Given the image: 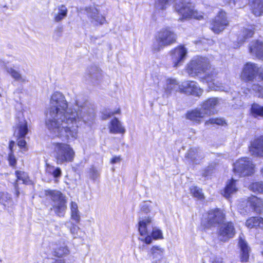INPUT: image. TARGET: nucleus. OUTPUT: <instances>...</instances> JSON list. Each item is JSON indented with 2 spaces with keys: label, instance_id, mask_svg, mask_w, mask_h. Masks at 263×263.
Returning a JSON list of instances; mask_svg holds the SVG:
<instances>
[{
  "label": "nucleus",
  "instance_id": "f257e3e1",
  "mask_svg": "<svg viewBox=\"0 0 263 263\" xmlns=\"http://www.w3.org/2000/svg\"><path fill=\"white\" fill-rule=\"evenodd\" d=\"M92 118L86 102L77 100L73 108L68 107L65 96L56 91L50 98L45 124L53 136L63 140H74L78 136L80 122H86Z\"/></svg>",
  "mask_w": 263,
  "mask_h": 263
},
{
  "label": "nucleus",
  "instance_id": "f03ea898",
  "mask_svg": "<svg viewBox=\"0 0 263 263\" xmlns=\"http://www.w3.org/2000/svg\"><path fill=\"white\" fill-rule=\"evenodd\" d=\"M186 70L192 77L199 76L211 90L225 91L224 86L216 81L217 73L214 68H212L208 58L194 57L187 64Z\"/></svg>",
  "mask_w": 263,
  "mask_h": 263
},
{
  "label": "nucleus",
  "instance_id": "7ed1b4c3",
  "mask_svg": "<svg viewBox=\"0 0 263 263\" xmlns=\"http://www.w3.org/2000/svg\"><path fill=\"white\" fill-rule=\"evenodd\" d=\"M175 2V8L179 14L182 16L181 20L194 18L201 20L203 18L201 12L194 11L191 4L183 0H157L155 8L157 10H164Z\"/></svg>",
  "mask_w": 263,
  "mask_h": 263
},
{
  "label": "nucleus",
  "instance_id": "20e7f679",
  "mask_svg": "<svg viewBox=\"0 0 263 263\" xmlns=\"http://www.w3.org/2000/svg\"><path fill=\"white\" fill-rule=\"evenodd\" d=\"M138 229L140 236L139 239L147 245L151 244L153 239H163L162 231L158 227H153V219L150 217L140 218Z\"/></svg>",
  "mask_w": 263,
  "mask_h": 263
},
{
  "label": "nucleus",
  "instance_id": "39448f33",
  "mask_svg": "<svg viewBox=\"0 0 263 263\" xmlns=\"http://www.w3.org/2000/svg\"><path fill=\"white\" fill-rule=\"evenodd\" d=\"M53 155L57 164H62L72 162L75 152L70 145L57 142L53 144Z\"/></svg>",
  "mask_w": 263,
  "mask_h": 263
},
{
  "label": "nucleus",
  "instance_id": "423d86ee",
  "mask_svg": "<svg viewBox=\"0 0 263 263\" xmlns=\"http://www.w3.org/2000/svg\"><path fill=\"white\" fill-rule=\"evenodd\" d=\"M46 194L50 196L55 213L59 216H64L66 206V201L62 194L58 191L48 190L46 191Z\"/></svg>",
  "mask_w": 263,
  "mask_h": 263
},
{
  "label": "nucleus",
  "instance_id": "0eeeda50",
  "mask_svg": "<svg viewBox=\"0 0 263 263\" xmlns=\"http://www.w3.org/2000/svg\"><path fill=\"white\" fill-rule=\"evenodd\" d=\"M225 219V214L220 209H214L210 210L205 217V227H217L222 224ZM204 221H203V223Z\"/></svg>",
  "mask_w": 263,
  "mask_h": 263
},
{
  "label": "nucleus",
  "instance_id": "6e6552de",
  "mask_svg": "<svg viewBox=\"0 0 263 263\" xmlns=\"http://www.w3.org/2000/svg\"><path fill=\"white\" fill-rule=\"evenodd\" d=\"M176 38V35L169 28L162 29L157 36L156 42L158 47L155 48L156 50H158L160 47L172 44L175 42Z\"/></svg>",
  "mask_w": 263,
  "mask_h": 263
},
{
  "label": "nucleus",
  "instance_id": "1a4fd4ad",
  "mask_svg": "<svg viewBox=\"0 0 263 263\" xmlns=\"http://www.w3.org/2000/svg\"><path fill=\"white\" fill-rule=\"evenodd\" d=\"M229 25L226 13L224 11H220L211 24V30L216 33L222 31Z\"/></svg>",
  "mask_w": 263,
  "mask_h": 263
},
{
  "label": "nucleus",
  "instance_id": "9d476101",
  "mask_svg": "<svg viewBox=\"0 0 263 263\" xmlns=\"http://www.w3.org/2000/svg\"><path fill=\"white\" fill-rule=\"evenodd\" d=\"M182 84L180 85L176 79H167L163 86L162 97L163 98H168L177 91L182 92Z\"/></svg>",
  "mask_w": 263,
  "mask_h": 263
},
{
  "label": "nucleus",
  "instance_id": "9b49d317",
  "mask_svg": "<svg viewBox=\"0 0 263 263\" xmlns=\"http://www.w3.org/2000/svg\"><path fill=\"white\" fill-rule=\"evenodd\" d=\"M220 225L218 233L221 240L226 241L234 237L235 231L232 222H223Z\"/></svg>",
  "mask_w": 263,
  "mask_h": 263
},
{
  "label": "nucleus",
  "instance_id": "f8f14e48",
  "mask_svg": "<svg viewBox=\"0 0 263 263\" xmlns=\"http://www.w3.org/2000/svg\"><path fill=\"white\" fill-rule=\"evenodd\" d=\"M187 54L186 49L182 46L176 47L172 51V60L174 67H177L183 63Z\"/></svg>",
  "mask_w": 263,
  "mask_h": 263
},
{
  "label": "nucleus",
  "instance_id": "ddd939ff",
  "mask_svg": "<svg viewBox=\"0 0 263 263\" xmlns=\"http://www.w3.org/2000/svg\"><path fill=\"white\" fill-rule=\"evenodd\" d=\"M28 133V126L25 120H23L19 123L17 128L15 130L14 135L18 137L17 144L21 148L25 146L26 142L23 138Z\"/></svg>",
  "mask_w": 263,
  "mask_h": 263
},
{
  "label": "nucleus",
  "instance_id": "4468645a",
  "mask_svg": "<svg viewBox=\"0 0 263 263\" xmlns=\"http://www.w3.org/2000/svg\"><path fill=\"white\" fill-rule=\"evenodd\" d=\"M85 11L88 17L91 19V22L96 24H103L105 21V18L99 14L98 10L94 6L86 7Z\"/></svg>",
  "mask_w": 263,
  "mask_h": 263
},
{
  "label": "nucleus",
  "instance_id": "2eb2a0df",
  "mask_svg": "<svg viewBox=\"0 0 263 263\" xmlns=\"http://www.w3.org/2000/svg\"><path fill=\"white\" fill-rule=\"evenodd\" d=\"M182 92L200 96L202 93V90L194 81H187L182 83Z\"/></svg>",
  "mask_w": 263,
  "mask_h": 263
},
{
  "label": "nucleus",
  "instance_id": "dca6fc26",
  "mask_svg": "<svg viewBox=\"0 0 263 263\" xmlns=\"http://www.w3.org/2000/svg\"><path fill=\"white\" fill-rule=\"evenodd\" d=\"M205 116L206 115L201 108H197L189 110L186 114V118L195 123L200 124Z\"/></svg>",
  "mask_w": 263,
  "mask_h": 263
},
{
  "label": "nucleus",
  "instance_id": "f3484780",
  "mask_svg": "<svg viewBox=\"0 0 263 263\" xmlns=\"http://www.w3.org/2000/svg\"><path fill=\"white\" fill-rule=\"evenodd\" d=\"M249 151L253 155L263 157V136L251 143Z\"/></svg>",
  "mask_w": 263,
  "mask_h": 263
},
{
  "label": "nucleus",
  "instance_id": "a211bd4d",
  "mask_svg": "<svg viewBox=\"0 0 263 263\" xmlns=\"http://www.w3.org/2000/svg\"><path fill=\"white\" fill-rule=\"evenodd\" d=\"M218 103V98H210L202 103L201 108L206 115H210L215 112V108Z\"/></svg>",
  "mask_w": 263,
  "mask_h": 263
},
{
  "label": "nucleus",
  "instance_id": "6ab92c4d",
  "mask_svg": "<svg viewBox=\"0 0 263 263\" xmlns=\"http://www.w3.org/2000/svg\"><path fill=\"white\" fill-rule=\"evenodd\" d=\"M250 52L256 58L263 60V43L261 41L252 42L249 47Z\"/></svg>",
  "mask_w": 263,
  "mask_h": 263
},
{
  "label": "nucleus",
  "instance_id": "aec40b11",
  "mask_svg": "<svg viewBox=\"0 0 263 263\" xmlns=\"http://www.w3.org/2000/svg\"><path fill=\"white\" fill-rule=\"evenodd\" d=\"M247 168V159L246 158H242L238 160L234 164L233 170L235 175L239 177L245 176Z\"/></svg>",
  "mask_w": 263,
  "mask_h": 263
},
{
  "label": "nucleus",
  "instance_id": "412c9836",
  "mask_svg": "<svg viewBox=\"0 0 263 263\" xmlns=\"http://www.w3.org/2000/svg\"><path fill=\"white\" fill-rule=\"evenodd\" d=\"M108 126L109 132L111 134H123L125 132L121 122L117 118H113L110 121Z\"/></svg>",
  "mask_w": 263,
  "mask_h": 263
},
{
  "label": "nucleus",
  "instance_id": "4be33fe9",
  "mask_svg": "<svg viewBox=\"0 0 263 263\" xmlns=\"http://www.w3.org/2000/svg\"><path fill=\"white\" fill-rule=\"evenodd\" d=\"M257 74L263 80V70L259 68L255 64L248 62V81L252 79Z\"/></svg>",
  "mask_w": 263,
  "mask_h": 263
},
{
  "label": "nucleus",
  "instance_id": "5701e85b",
  "mask_svg": "<svg viewBox=\"0 0 263 263\" xmlns=\"http://www.w3.org/2000/svg\"><path fill=\"white\" fill-rule=\"evenodd\" d=\"M249 5L255 16H260L263 13V0H249Z\"/></svg>",
  "mask_w": 263,
  "mask_h": 263
},
{
  "label": "nucleus",
  "instance_id": "b1692460",
  "mask_svg": "<svg viewBox=\"0 0 263 263\" xmlns=\"http://www.w3.org/2000/svg\"><path fill=\"white\" fill-rule=\"evenodd\" d=\"M248 202H250V205L255 212L260 213L263 212V200L256 196H252L248 198Z\"/></svg>",
  "mask_w": 263,
  "mask_h": 263
},
{
  "label": "nucleus",
  "instance_id": "393cba45",
  "mask_svg": "<svg viewBox=\"0 0 263 263\" xmlns=\"http://www.w3.org/2000/svg\"><path fill=\"white\" fill-rule=\"evenodd\" d=\"M185 157L193 162H197L203 157V154L199 148L194 147L190 148L186 154Z\"/></svg>",
  "mask_w": 263,
  "mask_h": 263
},
{
  "label": "nucleus",
  "instance_id": "a878e982",
  "mask_svg": "<svg viewBox=\"0 0 263 263\" xmlns=\"http://www.w3.org/2000/svg\"><path fill=\"white\" fill-rule=\"evenodd\" d=\"M238 247L240 250V260L242 262H247V242L243 234L239 235Z\"/></svg>",
  "mask_w": 263,
  "mask_h": 263
},
{
  "label": "nucleus",
  "instance_id": "bb28decb",
  "mask_svg": "<svg viewBox=\"0 0 263 263\" xmlns=\"http://www.w3.org/2000/svg\"><path fill=\"white\" fill-rule=\"evenodd\" d=\"M67 13L68 10L65 6L61 5L58 6L53 13L54 21L56 22L61 21L67 16Z\"/></svg>",
  "mask_w": 263,
  "mask_h": 263
},
{
  "label": "nucleus",
  "instance_id": "cd10ccee",
  "mask_svg": "<svg viewBox=\"0 0 263 263\" xmlns=\"http://www.w3.org/2000/svg\"><path fill=\"white\" fill-rule=\"evenodd\" d=\"M17 178L16 182L14 184V187L17 192H18V183L19 181H22V183L25 184H30L31 181L29 179L27 174L24 172L17 171L15 172Z\"/></svg>",
  "mask_w": 263,
  "mask_h": 263
},
{
  "label": "nucleus",
  "instance_id": "c85d7f7f",
  "mask_svg": "<svg viewBox=\"0 0 263 263\" xmlns=\"http://www.w3.org/2000/svg\"><path fill=\"white\" fill-rule=\"evenodd\" d=\"M237 191L235 180L232 179L229 181L224 188L223 195L227 198L230 197L231 195Z\"/></svg>",
  "mask_w": 263,
  "mask_h": 263
},
{
  "label": "nucleus",
  "instance_id": "c756f323",
  "mask_svg": "<svg viewBox=\"0 0 263 263\" xmlns=\"http://www.w3.org/2000/svg\"><path fill=\"white\" fill-rule=\"evenodd\" d=\"M165 250L159 246H153L149 251V255L156 259H161L164 254Z\"/></svg>",
  "mask_w": 263,
  "mask_h": 263
},
{
  "label": "nucleus",
  "instance_id": "7c9ffc66",
  "mask_svg": "<svg viewBox=\"0 0 263 263\" xmlns=\"http://www.w3.org/2000/svg\"><path fill=\"white\" fill-rule=\"evenodd\" d=\"M46 172L55 179L60 177L62 175V171L60 167L49 164L46 165Z\"/></svg>",
  "mask_w": 263,
  "mask_h": 263
},
{
  "label": "nucleus",
  "instance_id": "2f4dec72",
  "mask_svg": "<svg viewBox=\"0 0 263 263\" xmlns=\"http://www.w3.org/2000/svg\"><path fill=\"white\" fill-rule=\"evenodd\" d=\"M259 227L263 229V218L258 217H253L248 219V228Z\"/></svg>",
  "mask_w": 263,
  "mask_h": 263
},
{
  "label": "nucleus",
  "instance_id": "473e14b6",
  "mask_svg": "<svg viewBox=\"0 0 263 263\" xmlns=\"http://www.w3.org/2000/svg\"><path fill=\"white\" fill-rule=\"evenodd\" d=\"M71 218L78 223L80 221V212L78 210L77 204L74 202H71L70 204Z\"/></svg>",
  "mask_w": 263,
  "mask_h": 263
},
{
  "label": "nucleus",
  "instance_id": "72a5a7b5",
  "mask_svg": "<svg viewBox=\"0 0 263 263\" xmlns=\"http://www.w3.org/2000/svg\"><path fill=\"white\" fill-rule=\"evenodd\" d=\"M251 114L254 117L258 116L263 117V107L256 103L253 104L251 109Z\"/></svg>",
  "mask_w": 263,
  "mask_h": 263
},
{
  "label": "nucleus",
  "instance_id": "f704fd0d",
  "mask_svg": "<svg viewBox=\"0 0 263 263\" xmlns=\"http://www.w3.org/2000/svg\"><path fill=\"white\" fill-rule=\"evenodd\" d=\"M0 202L5 206L11 205L12 204V200L10 195L7 193H1Z\"/></svg>",
  "mask_w": 263,
  "mask_h": 263
},
{
  "label": "nucleus",
  "instance_id": "c9c22d12",
  "mask_svg": "<svg viewBox=\"0 0 263 263\" xmlns=\"http://www.w3.org/2000/svg\"><path fill=\"white\" fill-rule=\"evenodd\" d=\"M7 71L9 73L11 77L16 81H19L22 82H26V79L21 76V74L12 68H7Z\"/></svg>",
  "mask_w": 263,
  "mask_h": 263
},
{
  "label": "nucleus",
  "instance_id": "e433bc0d",
  "mask_svg": "<svg viewBox=\"0 0 263 263\" xmlns=\"http://www.w3.org/2000/svg\"><path fill=\"white\" fill-rule=\"evenodd\" d=\"M120 113L121 110L120 108L116 109L114 111H111L110 109H106L102 113V118L103 120H106L115 115L120 114Z\"/></svg>",
  "mask_w": 263,
  "mask_h": 263
},
{
  "label": "nucleus",
  "instance_id": "4c0bfd02",
  "mask_svg": "<svg viewBox=\"0 0 263 263\" xmlns=\"http://www.w3.org/2000/svg\"><path fill=\"white\" fill-rule=\"evenodd\" d=\"M190 191L192 195L195 198L198 199H204V195L202 192L201 189L197 186H192L190 188Z\"/></svg>",
  "mask_w": 263,
  "mask_h": 263
},
{
  "label": "nucleus",
  "instance_id": "58836bf2",
  "mask_svg": "<svg viewBox=\"0 0 263 263\" xmlns=\"http://www.w3.org/2000/svg\"><path fill=\"white\" fill-rule=\"evenodd\" d=\"M249 189L254 192L263 193V182L253 183L249 186Z\"/></svg>",
  "mask_w": 263,
  "mask_h": 263
},
{
  "label": "nucleus",
  "instance_id": "ea45409f",
  "mask_svg": "<svg viewBox=\"0 0 263 263\" xmlns=\"http://www.w3.org/2000/svg\"><path fill=\"white\" fill-rule=\"evenodd\" d=\"M66 225L69 229L70 233L73 237L76 238L78 236V233L80 229L78 226L71 222H67Z\"/></svg>",
  "mask_w": 263,
  "mask_h": 263
},
{
  "label": "nucleus",
  "instance_id": "a19ab883",
  "mask_svg": "<svg viewBox=\"0 0 263 263\" xmlns=\"http://www.w3.org/2000/svg\"><path fill=\"white\" fill-rule=\"evenodd\" d=\"M69 250L68 248L64 246L55 249L54 254L55 256L60 257L67 254Z\"/></svg>",
  "mask_w": 263,
  "mask_h": 263
},
{
  "label": "nucleus",
  "instance_id": "79ce46f5",
  "mask_svg": "<svg viewBox=\"0 0 263 263\" xmlns=\"http://www.w3.org/2000/svg\"><path fill=\"white\" fill-rule=\"evenodd\" d=\"M225 123V121L222 118H211L205 122V125L210 124L223 125Z\"/></svg>",
  "mask_w": 263,
  "mask_h": 263
},
{
  "label": "nucleus",
  "instance_id": "37998d69",
  "mask_svg": "<svg viewBox=\"0 0 263 263\" xmlns=\"http://www.w3.org/2000/svg\"><path fill=\"white\" fill-rule=\"evenodd\" d=\"M240 0H222L225 5H228L231 8L235 7Z\"/></svg>",
  "mask_w": 263,
  "mask_h": 263
},
{
  "label": "nucleus",
  "instance_id": "c03bdc74",
  "mask_svg": "<svg viewBox=\"0 0 263 263\" xmlns=\"http://www.w3.org/2000/svg\"><path fill=\"white\" fill-rule=\"evenodd\" d=\"M248 176L251 175L255 172V165L252 161L248 160Z\"/></svg>",
  "mask_w": 263,
  "mask_h": 263
},
{
  "label": "nucleus",
  "instance_id": "a18cd8bd",
  "mask_svg": "<svg viewBox=\"0 0 263 263\" xmlns=\"http://www.w3.org/2000/svg\"><path fill=\"white\" fill-rule=\"evenodd\" d=\"M100 175L99 172L94 168L90 170V177L94 180L97 179Z\"/></svg>",
  "mask_w": 263,
  "mask_h": 263
},
{
  "label": "nucleus",
  "instance_id": "49530a36",
  "mask_svg": "<svg viewBox=\"0 0 263 263\" xmlns=\"http://www.w3.org/2000/svg\"><path fill=\"white\" fill-rule=\"evenodd\" d=\"M252 88L253 90L260 92V96L263 98V87L258 84H253Z\"/></svg>",
  "mask_w": 263,
  "mask_h": 263
},
{
  "label": "nucleus",
  "instance_id": "de8ad7c7",
  "mask_svg": "<svg viewBox=\"0 0 263 263\" xmlns=\"http://www.w3.org/2000/svg\"><path fill=\"white\" fill-rule=\"evenodd\" d=\"M8 160L10 165L14 166L16 164V159L13 154L11 153L9 154Z\"/></svg>",
  "mask_w": 263,
  "mask_h": 263
},
{
  "label": "nucleus",
  "instance_id": "09e8293b",
  "mask_svg": "<svg viewBox=\"0 0 263 263\" xmlns=\"http://www.w3.org/2000/svg\"><path fill=\"white\" fill-rule=\"evenodd\" d=\"M95 70H96V72L95 73H92L91 77L93 79H96L98 80L102 76L101 72L97 68H95Z\"/></svg>",
  "mask_w": 263,
  "mask_h": 263
},
{
  "label": "nucleus",
  "instance_id": "8fccbe9b",
  "mask_svg": "<svg viewBox=\"0 0 263 263\" xmlns=\"http://www.w3.org/2000/svg\"><path fill=\"white\" fill-rule=\"evenodd\" d=\"M240 78L243 81H247V70L246 69V67L243 68L240 75Z\"/></svg>",
  "mask_w": 263,
  "mask_h": 263
},
{
  "label": "nucleus",
  "instance_id": "3c124183",
  "mask_svg": "<svg viewBox=\"0 0 263 263\" xmlns=\"http://www.w3.org/2000/svg\"><path fill=\"white\" fill-rule=\"evenodd\" d=\"M120 161L121 157L120 156H115L111 159L110 162L112 164H115L116 163L119 162Z\"/></svg>",
  "mask_w": 263,
  "mask_h": 263
},
{
  "label": "nucleus",
  "instance_id": "603ef678",
  "mask_svg": "<svg viewBox=\"0 0 263 263\" xmlns=\"http://www.w3.org/2000/svg\"><path fill=\"white\" fill-rule=\"evenodd\" d=\"M246 32H244L243 34V37L241 39H240L239 37L238 38V41H239V44H241L243 42L245 41L246 39Z\"/></svg>",
  "mask_w": 263,
  "mask_h": 263
},
{
  "label": "nucleus",
  "instance_id": "864d4df0",
  "mask_svg": "<svg viewBox=\"0 0 263 263\" xmlns=\"http://www.w3.org/2000/svg\"><path fill=\"white\" fill-rule=\"evenodd\" d=\"M238 210H239V212H240V213L242 215H245L246 214V212H247V211L246 209H241V206L239 205V207H238Z\"/></svg>",
  "mask_w": 263,
  "mask_h": 263
},
{
  "label": "nucleus",
  "instance_id": "5fc2aeb1",
  "mask_svg": "<svg viewBox=\"0 0 263 263\" xmlns=\"http://www.w3.org/2000/svg\"><path fill=\"white\" fill-rule=\"evenodd\" d=\"M212 263H223V261L221 258H216L213 261Z\"/></svg>",
  "mask_w": 263,
  "mask_h": 263
},
{
  "label": "nucleus",
  "instance_id": "6e6d98bb",
  "mask_svg": "<svg viewBox=\"0 0 263 263\" xmlns=\"http://www.w3.org/2000/svg\"><path fill=\"white\" fill-rule=\"evenodd\" d=\"M253 33H254V31L252 29L249 30V29L248 28V33H247L248 37L252 36L253 35Z\"/></svg>",
  "mask_w": 263,
  "mask_h": 263
},
{
  "label": "nucleus",
  "instance_id": "4d7b16f0",
  "mask_svg": "<svg viewBox=\"0 0 263 263\" xmlns=\"http://www.w3.org/2000/svg\"><path fill=\"white\" fill-rule=\"evenodd\" d=\"M14 142L13 141H11L9 144V148L11 151L12 150V148L13 146H14Z\"/></svg>",
  "mask_w": 263,
  "mask_h": 263
},
{
  "label": "nucleus",
  "instance_id": "13d9d810",
  "mask_svg": "<svg viewBox=\"0 0 263 263\" xmlns=\"http://www.w3.org/2000/svg\"><path fill=\"white\" fill-rule=\"evenodd\" d=\"M54 263H65V262L63 260L60 259L56 260Z\"/></svg>",
  "mask_w": 263,
  "mask_h": 263
},
{
  "label": "nucleus",
  "instance_id": "bf43d9fd",
  "mask_svg": "<svg viewBox=\"0 0 263 263\" xmlns=\"http://www.w3.org/2000/svg\"><path fill=\"white\" fill-rule=\"evenodd\" d=\"M261 174L263 175V168L261 170Z\"/></svg>",
  "mask_w": 263,
  "mask_h": 263
},
{
  "label": "nucleus",
  "instance_id": "052dcab7",
  "mask_svg": "<svg viewBox=\"0 0 263 263\" xmlns=\"http://www.w3.org/2000/svg\"><path fill=\"white\" fill-rule=\"evenodd\" d=\"M261 254L263 255V250L261 251Z\"/></svg>",
  "mask_w": 263,
  "mask_h": 263
},
{
  "label": "nucleus",
  "instance_id": "680f3d73",
  "mask_svg": "<svg viewBox=\"0 0 263 263\" xmlns=\"http://www.w3.org/2000/svg\"><path fill=\"white\" fill-rule=\"evenodd\" d=\"M247 252H248V253L249 252V250H248H248H247Z\"/></svg>",
  "mask_w": 263,
  "mask_h": 263
},
{
  "label": "nucleus",
  "instance_id": "e2e57ef3",
  "mask_svg": "<svg viewBox=\"0 0 263 263\" xmlns=\"http://www.w3.org/2000/svg\"><path fill=\"white\" fill-rule=\"evenodd\" d=\"M0 261H1V262L2 261V260H1V259H0Z\"/></svg>",
  "mask_w": 263,
  "mask_h": 263
}]
</instances>
